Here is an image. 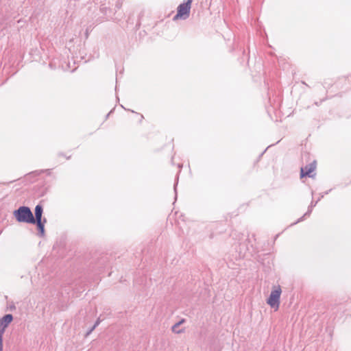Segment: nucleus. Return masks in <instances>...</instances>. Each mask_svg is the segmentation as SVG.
I'll list each match as a JSON object with an SVG mask.
<instances>
[{
  "mask_svg": "<svg viewBox=\"0 0 351 351\" xmlns=\"http://www.w3.org/2000/svg\"><path fill=\"white\" fill-rule=\"evenodd\" d=\"M13 215L19 223L33 224V213L29 207L21 206L13 212Z\"/></svg>",
  "mask_w": 351,
  "mask_h": 351,
  "instance_id": "1",
  "label": "nucleus"
},
{
  "mask_svg": "<svg viewBox=\"0 0 351 351\" xmlns=\"http://www.w3.org/2000/svg\"><path fill=\"white\" fill-rule=\"evenodd\" d=\"M282 289L280 285L274 286L272 290L267 299V304L270 306L271 308L278 309L280 303V295Z\"/></svg>",
  "mask_w": 351,
  "mask_h": 351,
  "instance_id": "2",
  "label": "nucleus"
},
{
  "mask_svg": "<svg viewBox=\"0 0 351 351\" xmlns=\"http://www.w3.org/2000/svg\"><path fill=\"white\" fill-rule=\"evenodd\" d=\"M192 1L193 0H186L178 6L177 13L173 16L174 21L179 19L185 20L189 17Z\"/></svg>",
  "mask_w": 351,
  "mask_h": 351,
  "instance_id": "3",
  "label": "nucleus"
},
{
  "mask_svg": "<svg viewBox=\"0 0 351 351\" xmlns=\"http://www.w3.org/2000/svg\"><path fill=\"white\" fill-rule=\"evenodd\" d=\"M316 169V161L314 160L313 162L306 165L304 167H301L300 169V178H314L315 176V173H313L314 171Z\"/></svg>",
  "mask_w": 351,
  "mask_h": 351,
  "instance_id": "4",
  "label": "nucleus"
},
{
  "mask_svg": "<svg viewBox=\"0 0 351 351\" xmlns=\"http://www.w3.org/2000/svg\"><path fill=\"white\" fill-rule=\"evenodd\" d=\"M13 320V315L12 314H5L0 318V332L3 334L6 328Z\"/></svg>",
  "mask_w": 351,
  "mask_h": 351,
  "instance_id": "5",
  "label": "nucleus"
},
{
  "mask_svg": "<svg viewBox=\"0 0 351 351\" xmlns=\"http://www.w3.org/2000/svg\"><path fill=\"white\" fill-rule=\"evenodd\" d=\"M43 206L42 204H38L34 208V216L33 215V224L37 221L43 220Z\"/></svg>",
  "mask_w": 351,
  "mask_h": 351,
  "instance_id": "6",
  "label": "nucleus"
},
{
  "mask_svg": "<svg viewBox=\"0 0 351 351\" xmlns=\"http://www.w3.org/2000/svg\"><path fill=\"white\" fill-rule=\"evenodd\" d=\"M47 223V219L43 218V220L37 221L34 223V224L37 226L38 234L40 237H43L45 236V224Z\"/></svg>",
  "mask_w": 351,
  "mask_h": 351,
  "instance_id": "7",
  "label": "nucleus"
},
{
  "mask_svg": "<svg viewBox=\"0 0 351 351\" xmlns=\"http://www.w3.org/2000/svg\"><path fill=\"white\" fill-rule=\"evenodd\" d=\"M317 202H318V201H315V202H314L313 200L311 201L310 205L308 207L307 211L304 214V215L302 217H301L295 222L292 223V225H294V224H296V223H299L300 221H302L306 217L310 216V215L312 213L313 208L315 207L317 205Z\"/></svg>",
  "mask_w": 351,
  "mask_h": 351,
  "instance_id": "8",
  "label": "nucleus"
},
{
  "mask_svg": "<svg viewBox=\"0 0 351 351\" xmlns=\"http://www.w3.org/2000/svg\"><path fill=\"white\" fill-rule=\"evenodd\" d=\"M180 325L178 323L173 324L171 327V330L173 332L176 334H180L184 332V329H178Z\"/></svg>",
  "mask_w": 351,
  "mask_h": 351,
  "instance_id": "9",
  "label": "nucleus"
},
{
  "mask_svg": "<svg viewBox=\"0 0 351 351\" xmlns=\"http://www.w3.org/2000/svg\"><path fill=\"white\" fill-rule=\"evenodd\" d=\"M100 10H101V12H103L105 15H106L107 19L111 18L110 16L108 15V11L110 12V9H108L107 7L102 6L100 8Z\"/></svg>",
  "mask_w": 351,
  "mask_h": 351,
  "instance_id": "10",
  "label": "nucleus"
},
{
  "mask_svg": "<svg viewBox=\"0 0 351 351\" xmlns=\"http://www.w3.org/2000/svg\"><path fill=\"white\" fill-rule=\"evenodd\" d=\"M178 176L177 175L176 176V182H175V184H174V186H173V189H174V192H175V198L176 199L177 197V185H178Z\"/></svg>",
  "mask_w": 351,
  "mask_h": 351,
  "instance_id": "11",
  "label": "nucleus"
},
{
  "mask_svg": "<svg viewBox=\"0 0 351 351\" xmlns=\"http://www.w3.org/2000/svg\"><path fill=\"white\" fill-rule=\"evenodd\" d=\"M3 334L0 332V351H3Z\"/></svg>",
  "mask_w": 351,
  "mask_h": 351,
  "instance_id": "12",
  "label": "nucleus"
},
{
  "mask_svg": "<svg viewBox=\"0 0 351 351\" xmlns=\"http://www.w3.org/2000/svg\"><path fill=\"white\" fill-rule=\"evenodd\" d=\"M102 319H101L100 317H99L97 320L95 321V324H94V326L96 328L97 326H98L99 325V324L101 322Z\"/></svg>",
  "mask_w": 351,
  "mask_h": 351,
  "instance_id": "13",
  "label": "nucleus"
},
{
  "mask_svg": "<svg viewBox=\"0 0 351 351\" xmlns=\"http://www.w3.org/2000/svg\"><path fill=\"white\" fill-rule=\"evenodd\" d=\"M95 327L94 326L89 328V330L86 333V337L88 336L95 330Z\"/></svg>",
  "mask_w": 351,
  "mask_h": 351,
  "instance_id": "14",
  "label": "nucleus"
},
{
  "mask_svg": "<svg viewBox=\"0 0 351 351\" xmlns=\"http://www.w3.org/2000/svg\"><path fill=\"white\" fill-rule=\"evenodd\" d=\"M185 319H181L179 322H178L177 323L179 324V325L180 326L181 324H182L183 323L185 322Z\"/></svg>",
  "mask_w": 351,
  "mask_h": 351,
  "instance_id": "15",
  "label": "nucleus"
},
{
  "mask_svg": "<svg viewBox=\"0 0 351 351\" xmlns=\"http://www.w3.org/2000/svg\"><path fill=\"white\" fill-rule=\"evenodd\" d=\"M50 171H51V169H45V170H42L40 172H47L48 174H50Z\"/></svg>",
  "mask_w": 351,
  "mask_h": 351,
  "instance_id": "16",
  "label": "nucleus"
},
{
  "mask_svg": "<svg viewBox=\"0 0 351 351\" xmlns=\"http://www.w3.org/2000/svg\"><path fill=\"white\" fill-rule=\"evenodd\" d=\"M331 191H332V189H329L328 191H325V192H324V193H323L322 194H324V195H327V194H328Z\"/></svg>",
  "mask_w": 351,
  "mask_h": 351,
  "instance_id": "17",
  "label": "nucleus"
},
{
  "mask_svg": "<svg viewBox=\"0 0 351 351\" xmlns=\"http://www.w3.org/2000/svg\"><path fill=\"white\" fill-rule=\"evenodd\" d=\"M324 197V194H322H322H320V197L318 198V199H317V201H318V202H319V201H320V199H321L322 198H323Z\"/></svg>",
  "mask_w": 351,
  "mask_h": 351,
  "instance_id": "18",
  "label": "nucleus"
},
{
  "mask_svg": "<svg viewBox=\"0 0 351 351\" xmlns=\"http://www.w3.org/2000/svg\"><path fill=\"white\" fill-rule=\"evenodd\" d=\"M58 156H64V154H63V153H62V152H61V153H59V154H58Z\"/></svg>",
  "mask_w": 351,
  "mask_h": 351,
  "instance_id": "19",
  "label": "nucleus"
},
{
  "mask_svg": "<svg viewBox=\"0 0 351 351\" xmlns=\"http://www.w3.org/2000/svg\"><path fill=\"white\" fill-rule=\"evenodd\" d=\"M15 308V306L14 305H12L10 306V309H14Z\"/></svg>",
  "mask_w": 351,
  "mask_h": 351,
  "instance_id": "20",
  "label": "nucleus"
},
{
  "mask_svg": "<svg viewBox=\"0 0 351 351\" xmlns=\"http://www.w3.org/2000/svg\"><path fill=\"white\" fill-rule=\"evenodd\" d=\"M110 112H112V110L106 115V119H108Z\"/></svg>",
  "mask_w": 351,
  "mask_h": 351,
  "instance_id": "21",
  "label": "nucleus"
},
{
  "mask_svg": "<svg viewBox=\"0 0 351 351\" xmlns=\"http://www.w3.org/2000/svg\"><path fill=\"white\" fill-rule=\"evenodd\" d=\"M178 167H179L180 169V168H182V164H179V165H178Z\"/></svg>",
  "mask_w": 351,
  "mask_h": 351,
  "instance_id": "22",
  "label": "nucleus"
},
{
  "mask_svg": "<svg viewBox=\"0 0 351 351\" xmlns=\"http://www.w3.org/2000/svg\"><path fill=\"white\" fill-rule=\"evenodd\" d=\"M141 121L144 118L143 115H141Z\"/></svg>",
  "mask_w": 351,
  "mask_h": 351,
  "instance_id": "23",
  "label": "nucleus"
},
{
  "mask_svg": "<svg viewBox=\"0 0 351 351\" xmlns=\"http://www.w3.org/2000/svg\"><path fill=\"white\" fill-rule=\"evenodd\" d=\"M117 86L116 85V86H115V90L117 91Z\"/></svg>",
  "mask_w": 351,
  "mask_h": 351,
  "instance_id": "24",
  "label": "nucleus"
}]
</instances>
